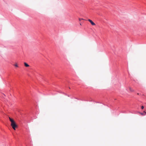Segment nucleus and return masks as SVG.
Here are the masks:
<instances>
[{
    "instance_id": "nucleus-1",
    "label": "nucleus",
    "mask_w": 146,
    "mask_h": 146,
    "mask_svg": "<svg viewBox=\"0 0 146 146\" xmlns=\"http://www.w3.org/2000/svg\"><path fill=\"white\" fill-rule=\"evenodd\" d=\"M9 118L10 121L11 122V125L12 127L15 130V128L17 127V125L16 124L15 121L13 119L9 117Z\"/></svg>"
},
{
    "instance_id": "nucleus-2",
    "label": "nucleus",
    "mask_w": 146,
    "mask_h": 146,
    "mask_svg": "<svg viewBox=\"0 0 146 146\" xmlns=\"http://www.w3.org/2000/svg\"><path fill=\"white\" fill-rule=\"evenodd\" d=\"M9 118L10 121L11 122V125L12 127L15 130V128L17 127V125L16 124L15 121L13 119L9 117Z\"/></svg>"
},
{
    "instance_id": "nucleus-3",
    "label": "nucleus",
    "mask_w": 146,
    "mask_h": 146,
    "mask_svg": "<svg viewBox=\"0 0 146 146\" xmlns=\"http://www.w3.org/2000/svg\"><path fill=\"white\" fill-rule=\"evenodd\" d=\"M88 21H89L91 23V24L93 25H95V24L93 22L92 20L90 19H89L88 20Z\"/></svg>"
},
{
    "instance_id": "nucleus-4",
    "label": "nucleus",
    "mask_w": 146,
    "mask_h": 146,
    "mask_svg": "<svg viewBox=\"0 0 146 146\" xmlns=\"http://www.w3.org/2000/svg\"><path fill=\"white\" fill-rule=\"evenodd\" d=\"M24 64L25 66L26 67H28L29 66V65L27 64L25 62L24 63Z\"/></svg>"
},
{
    "instance_id": "nucleus-5",
    "label": "nucleus",
    "mask_w": 146,
    "mask_h": 146,
    "mask_svg": "<svg viewBox=\"0 0 146 146\" xmlns=\"http://www.w3.org/2000/svg\"><path fill=\"white\" fill-rule=\"evenodd\" d=\"M129 90L131 92H133V90L130 88H129Z\"/></svg>"
},
{
    "instance_id": "nucleus-6",
    "label": "nucleus",
    "mask_w": 146,
    "mask_h": 146,
    "mask_svg": "<svg viewBox=\"0 0 146 146\" xmlns=\"http://www.w3.org/2000/svg\"><path fill=\"white\" fill-rule=\"evenodd\" d=\"M14 66H15L16 67H18V66L17 64H14Z\"/></svg>"
},
{
    "instance_id": "nucleus-7",
    "label": "nucleus",
    "mask_w": 146,
    "mask_h": 146,
    "mask_svg": "<svg viewBox=\"0 0 146 146\" xmlns=\"http://www.w3.org/2000/svg\"><path fill=\"white\" fill-rule=\"evenodd\" d=\"M82 20H83V19L79 18V20L80 21H81Z\"/></svg>"
},
{
    "instance_id": "nucleus-8",
    "label": "nucleus",
    "mask_w": 146,
    "mask_h": 146,
    "mask_svg": "<svg viewBox=\"0 0 146 146\" xmlns=\"http://www.w3.org/2000/svg\"><path fill=\"white\" fill-rule=\"evenodd\" d=\"M141 109H143L144 108V106H141Z\"/></svg>"
},
{
    "instance_id": "nucleus-9",
    "label": "nucleus",
    "mask_w": 146,
    "mask_h": 146,
    "mask_svg": "<svg viewBox=\"0 0 146 146\" xmlns=\"http://www.w3.org/2000/svg\"><path fill=\"white\" fill-rule=\"evenodd\" d=\"M141 114L142 115H144L143 114V113H141Z\"/></svg>"
},
{
    "instance_id": "nucleus-10",
    "label": "nucleus",
    "mask_w": 146,
    "mask_h": 146,
    "mask_svg": "<svg viewBox=\"0 0 146 146\" xmlns=\"http://www.w3.org/2000/svg\"><path fill=\"white\" fill-rule=\"evenodd\" d=\"M144 113L145 114H146V112L145 111H144Z\"/></svg>"
},
{
    "instance_id": "nucleus-11",
    "label": "nucleus",
    "mask_w": 146,
    "mask_h": 146,
    "mask_svg": "<svg viewBox=\"0 0 146 146\" xmlns=\"http://www.w3.org/2000/svg\"><path fill=\"white\" fill-rule=\"evenodd\" d=\"M80 25H81V23H80Z\"/></svg>"
}]
</instances>
